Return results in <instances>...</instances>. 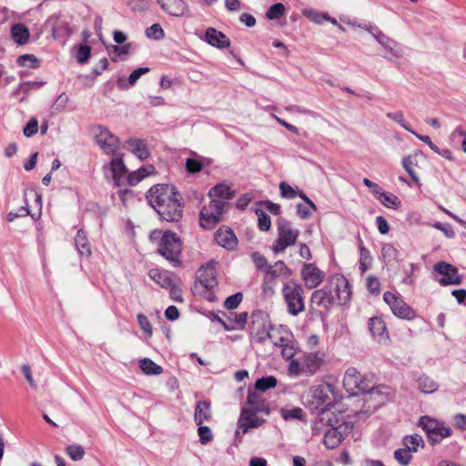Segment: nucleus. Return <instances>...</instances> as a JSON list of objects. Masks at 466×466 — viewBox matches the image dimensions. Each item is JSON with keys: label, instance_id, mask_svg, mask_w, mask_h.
<instances>
[{"label": "nucleus", "instance_id": "nucleus-1", "mask_svg": "<svg viewBox=\"0 0 466 466\" xmlns=\"http://www.w3.org/2000/svg\"><path fill=\"white\" fill-rule=\"evenodd\" d=\"M147 198L162 219L178 221L181 218L182 206L174 187L165 184L156 185L148 190Z\"/></svg>", "mask_w": 466, "mask_h": 466}, {"label": "nucleus", "instance_id": "nucleus-2", "mask_svg": "<svg viewBox=\"0 0 466 466\" xmlns=\"http://www.w3.org/2000/svg\"><path fill=\"white\" fill-rule=\"evenodd\" d=\"M327 423L328 429L324 430L323 443L328 449H335L351 432L353 424L343 419L337 418L334 414H322L319 421L315 424V431H320L319 424Z\"/></svg>", "mask_w": 466, "mask_h": 466}, {"label": "nucleus", "instance_id": "nucleus-3", "mask_svg": "<svg viewBox=\"0 0 466 466\" xmlns=\"http://www.w3.org/2000/svg\"><path fill=\"white\" fill-rule=\"evenodd\" d=\"M305 405L322 417V414H332L328 409L334 402V387L329 383H321L311 387L302 396Z\"/></svg>", "mask_w": 466, "mask_h": 466}, {"label": "nucleus", "instance_id": "nucleus-4", "mask_svg": "<svg viewBox=\"0 0 466 466\" xmlns=\"http://www.w3.org/2000/svg\"><path fill=\"white\" fill-rule=\"evenodd\" d=\"M215 264L211 261L199 268L197 272L198 282L195 285L196 291L210 301L215 298L213 290L218 284Z\"/></svg>", "mask_w": 466, "mask_h": 466}, {"label": "nucleus", "instance_id": "nucleus-5", "mask_svg": "<svg viewBox=\"0 0 466 466\" xmlns=\"http://www.w3.org/2000/svg\"><path fill=\"white\" fill-rule=\"evenodd\" d=\"M282 295L288 306V312L292 316H298L305 310L304 289L295 280H289L282 288Z\"/></svg>", "mask_w": 466, "mask_h": 466}, {"label": "nucleus", "instance_id": "nucleus-6", "mask_svg": "<svg viewBox=\"0 0 466 466\" xmlns=\"http://www.w3.org/2000/svg\"><path fill=\"white\" fill-rule=\"evenodd\" d=\"M228 207V202L211 198L210 202L204 206L200 211L201 227L206 229L214 228L222 220Z\"/></svg>", "mask_w": 466, "mask_h": 466}, {"label": "nucleus", "instance_id": "nucleus-7", "mask_svg": "<svg viewBox=\"0 0 466 466\" xmlns=\"http://www.w3.org/2000/svg\"><path fill=\"white\" fill-rule=\"evenodd\" d=\"M278 235V238L273 245V251L276 254L284 252L287 248L293 246L299 236V230L293 228L288 220L279 218Z\"/></svg>", "mask_w": 466, "mask_h": 466}, {"label": "nucleus", "instance_id": "nucleus-8", "mask_svg": "<svg viewBox=\"0 0 466 466\" xmlns=\"http://www.w3.org/2000/svg\"><path fill=\"white\" fill-rule=\"evenodd\" d=\"M364 30L369 32L379 43V45L386 51L388 55L384 56L385 58L391 60L393 57L400 58L403 56L402 46L397 41L385 35L378 26H365Z\"/></svg>", "mask_w": 466, "mask_h": 466}, {"label": "nucleus", "instance_id": "nucleus-9", "mask_svg": "<svg viewBox=\"0 0 466 466\" xmlns=\"http://www.w3.org/2000/svg\"><path fill=\"white\" fill-rule=\"evenodd\" d=\"M420 426L427 433L429 441L432 443H440L444 438L450 437L451 429L444 422L439 421L429 416H422L420 419Z\"/></svg>", "mask_w": 466, "mask_h": 466}, {"label": "nucleus", "instance_id": "nucleus-10", "mask_svg": "<svg viewBox=\"0 0 466 466\" xmlns=\"http://www.w3.org/2000/svg\"><path fill=\"white\" fill-rule=\"evenodd\" d=\"M327 289L333 295V303L343 305L346 304L351 296L348 279L341 275H334L330 277L325 285Z\"/></svg>", "mask_w": 466, "mask_h": 466}, {"label": "nucleus", "instance_id": "nucleus-11", "mask_svg": "<svg viewBox=\"0 0 466 466\" xmlns=\"http://www.w3.org/2000/svg\"><path fill=\"white\" fill-rule=\"evenodd\" d=\"M158 252L166 259L177 265L179 262L181 241L177 234L166 232L161 238Z\"/></svg>", "mask_w": 466, "mask_h": 466}, {"label": "nucleus", "instance_id": "nucleus-12", "mask_svg": "<svg viewBox=\"0 0 466 466\" xmlns=\"http://www.w3.org/2000/svg\"><path fill=\"white\" fill-rule=\"evenodd\" d=\"M94 136L97 145L104 153L116 155L120 146V140L116 136L102 126H97L94 128Z\"/></svg>", "mask_w": 466, "mask_h": 466}, {"label": "nucleus", "instance_id": "nucleus-13", "mask_svg": "<svg viewBox=\"0 0 466 466\" xmlns=\"http://www.w3.org/2000/svg\"><path fill=\"white\" fill-rule=\"evenodd\" d=\"M384 301L390 306L392 313L398 318L412 319L415 316L412 309L394 293L387 291L383 295Z\"/></svg>", "mask_w": 466, "mask_h": 466}, {"label": "nucleus", "instance_id": "nucleus-14", "mask_svg": "<svg viewBox=\"0 0 466 466\" xmlns=\"http://www.w3.org/2000/svg\"><path fill=\"white\" fill-rule=\"evenodd\" d=\"M433 269L442 277L438 280L441 286L460 285L462 278L459 274L458 269L450 263L445 261L438 262L434 265Z\"/></svg>", "mask_w": 466, "mask_h": 466}, {"label": "nucleus", "instance_id": "nucleus-15", "mask_svg": "<svg viewBox=\"0 0 466 466\" xmlns=\"http://www.w3.org/2000/svg\"><path fill=\"white\" fill-rule=\"evenodd\" d=\"M267 325V318L261 313L252 314L249 323L250 336L256 342L262 343L268 339L269 328Z\"/></svg>", "mask_w": 466, "mask_h": 466}, {"label": "nucleus", "instance_id": "nucleus-16", "mask_svg": "<svg viewBox=\"0 0 466 466\" xmlns=\"http://www.w3.org/2000/svg\"><path fill=\"white\" fill-rule=\"evenodd\" d=\"M258 412L243 409L238 421V430L236 431V437L239 438L241 435L246 434L249 429L258 428L261 426L265 420L257 416Z\"/></svg>", "mask_w": 466, "mask_h": 466}, {"label": "nucleus", "instance_id": "nucleus-17", "mask_svg": "<svg viewBox=\"0 0 466 466\" xmlns=\"http://www.w3.org/2000/svg\"><path fill=\"white\" fill-rule=\"evenodd\" d=\"M301 276L309 289L318 287L324 279L325 273L314 264H304L301 269Z\"/></svg>", "mask_w": 466, "mask_h": 466}, {"label": "nucleus", "instance_id": "nucleus-18", "mask_svg": "<svg viewBox=\"0 0 466 466\" xmlns=\"http://www.w3.org/2000/svg\"><path fill=\"white\" fill-rule=\"evenodd\" d=\"M157 3L171 16L183 17L189 12L188 5L184 0H157Z\"/></svg>", "mask_w": 466, "mask_h": 466}, {"label": "nucleus", "instance_id": "nucleus-19", "mask_svg": "<svg viewBox=\"0 0 466 466\" xmlns=\"http://www.w3.org/2000/svg\"><path fill=\"white\" fill-rule=\"evenodd\" d=\"M268 336L272 343L279 348L287 346V343H291L293 339L291 331L281 325L277 327L271 326L269 328V335Z\"/></svg>", "mask_w": 466, "mask_h": 466}, {"label": "nucleus", "instance_id": "nucleus-20", "mask_svg": "<svg viewBox=\"0 0 466 466\" xmlns=\"http://www.w3.org/2000/svg\"><path fill=\"white\" fill-rule=\"evenodd\" d=\"M311 307H317L329 311L333 303V295L330 294L324 286L323 288L312 292L310 298Z\"/></svg>", "mask_w": 466, "mask_h": 466}, {"label": "nucleus", "instance_id": "nucleus-21", "mask_svg": "<svg viewBox=\"0 0 466 466\" xmlns=\"http://www.w3.org/2000/svg\"><path fill=\"white\" fill-rule=\"evenodd\" d=\"M369 329L371 336L380 344H387L390 340L385 322L379 317L370 319Z\"/></svg>", "mask_w": 466, "mask_h": 466}, {"label": "nucleus", "instance_id": "nucleus-22", "mask_svg": "<svg viewBox=\"0 0 466 466\" xmlns=\"http://www.w3.org/2000/svg\"><path fill=\"white\" fill-rule=\"evenodd\" d=\"M323 354L320 352H311L305 355L302 359V364L305 375L313 376L324 363Z\"/></svg>", "mask_w": 466, "mask_h": 466}, {"label": "nucleus", "instance_id": "nucleus-23", "mask_svg": "<svg viewBox=\"0 0 466 466\" xmlns=\"http://www.w3.org/2000/svg\"><path fill=\"white\" fill-rule=\"evenodd\" d=\"M215 240L228 249H233L238 244L237 237L230 228H219L215 234Z\"/></svg>", "mask_w": 466, "mask_h": 466}, {"label": "nucleus", "instance_id": "nucleus-24", "mask_svg": "<svg viewBox=\"0 0 466 466\" xmlns=\"http://www.w3.org/2000/svg\"><path fill=\"white\" fill-rule=\"evenodd\" d=\"M206 41L218 48L228 47L230 45L229 39L226 35L218 31L213 27H209L206 31Z\"/></svg>", "mask_w": 466, "mask_h": 466}, {"label": "nucleus", "instance_id": "nucleus-25", "mask_svg": "<svg viewBox=\"0 0 466 466\" xmlns=\"http://www.w3.org/2000/svg\"><path fill=\"white\" fill-rule=\"evenodd\" d=\"M247 403L249 410H254V412L264 413L266 415L269 414V408L264 400L261 397L253 391H248L247 396Z\"/></svg>", "mask_w": 466, "mask_h": 466}, {"label": "nucleus", "instance_id": "nucleus-26", "mask_svg": "<svg viewBox=\"0 0 466 466\" xmlns=\"http://www.w3.org/2000/svg\"><path fill=\"white\" fill-rule=\"evenodd\" d=\"M211 406L209 401H198L195 408L194 420L197 425H201L205 421L211 420Z\"/></svg>", "mask_w": 466, "mask_h": 466}, {"label": "nucleus", "instance_id": "nucleus-27", "mask_svg": "<svg viewBox=\"0 0 466 466\" xmlns=\"http://www.w3.org/2000/svg\"><path fill=\"white\" fill-rule=\"evenodd\" d=\"M419 156H422L420 151L415 152L414 154L403 157L401 162L403 168L417 185H420V177L416 174L414 167L418 166Z\"/></svg>", "mask_w": 466, "mask_h": 466}, {"label": "nucleus", "instance_id": "nucleus-28", "mask_svg": "<svg viewBox=\"0 0 466 466\" xmlns=\"http://www.w3.org/2000/svg\"><path fill=\"white\" fill-rule=\"evenodd\" d=\"M109 169L116 185H119L126 177L127 169L121 157H114L109 163Z\"/></svg>", "mask_w": 466, "mask_h": 466}, {"label": "nucleus", "instance_id": "nucleus-29", "mask_svg": "<svg viewBox=\"0 0 466 466\" xmlns=\"http://www.w3.org/2000/svg\"><path fill=\"white\" fill-rule=\"evenodd\" d=\"M127 147L139 159L144 160L149 156V151L144 141L137 138H130L127 141Z\"/></svg>", "mask_w": 466, "mask_h": 466}, {"label": "nucleus", "instance_id": "nucleus-30", "mask_svg": "<svg viewBox=\"0 0 466 466\" xmlns=\"http://www.w3.org/2000/svg\"><path fill=\"white\" fill-rule=\"evenodd\" d=\"M234 192L230 189V187L226 184H218L215 187H211L208 192V197L210 198H217L218 200H229L233 198Z\"/></svg>", "mask_w": 466, "mask_h": 466}, {"label": "nucleus", "instance_id": "nucleus-31", "mask_svg": "<svg viewBox=\"0 0 466 466\" xmlns=\"http://www.w3.org/2000/svg\"><path fill=\"white\" fill-rule=\"evenodd\" d=\"M417 388L422 393L431 394L438 390L439 384L429 376L421 375L417 380Z\"/></svg>", "mask_w": 466, "mask_h": 466}, {"label": "nucleus", "instance_id": "nucleus-32", "mask_svg": "<svg viewBox=\"0 0 466 466\" xmlns=\"http://www.w3.org/2000/svg\"><path fill=\"white\" fill-rule=\"evenodd\" d=\"M11 35L13 40L18 45H25L29 38V30L23 24H15L11 28Z\"/></svg>", "mask_w": 466, "mask_h": 466}, {"label": "nucleus", "instance_id": "nucleus-33", "mask_svg": "<svg viewBox=\"0 0 466 466\" xmlns=\"http://www.w3.org/2000/svg\"><path fill=\"white\" fill-rule=\"evenodd\" d=\"M75 242L76 247L81 256L88 257L91 255V248L86 233L82 229L77 231Z\"/></svg>", "mask_w": 466, "mask_h": 466}, {"label": "nucleus", "instance_id": "nucleus-34", "mask_svg": "<svg viewBox=\"0 0 466 466\" xmlns=\"http://www.w3.org/2000/svg\"><path fill=\"white\" fill-rule=\"evenodd\" d=\"M360 380L361 377L360 372L354 368H350L345 373L343 383L345 387L349 388V390H358Z\"/></svg>", "mask_w": 466, "mask_h": 466}, {"label": "nucleus", "instance_id": "nucleus-35", "mask_svg": "<svg viewBox=\"0 0 466 466\" xmlns=\"http://www.w3.org/2000/svg\"><path fill=\"white\" fill-rule=\"evenodd\" d=\"M148 276L156 283L160 285L162 288L169 289L171 287L172 279L167 276V272H160L157 268L149 270Z\"/></svg>", "mask_w": 466, "mask_h": 466}, {"label": "nucleus", "instance_id": "nucleus-36", "mask_svg": "<svg viewBox=\"0 0 466 466\" xmlns=\"http://www.w3.org/2000/svg\"><path fill=\"white\" fill-rule=\"evenodd\" d=\"M139 367L147 375H159L163 372V368L148 358L140 360Z\"/></svg>", "mask_w": 466, "mask_h": 466}, {"label": "nucleus", "instance_id": "nucleus-37", "mask_svg": "<svg viewBox=\"0 0 466 466\" xmlns=\"http://www.w3.org/2000/svg\"><path fill=\"white\" fill-rule=\"evenodd\" d=\"M402 442L410 452H416L419 447H424L423 439L419 434L407 435L403 438Z\"/></svg>", "mask_w": 466, "mask_h": 466}, {"label": "nucleus", "instance_id": "nucleus-38", "mask_svg": "<svg viewBox=\"0 0 466 466\" xmlns=\"http://www.w3.org/2000/svg\"><path fill=\"white\" fill-rule=\"evenodd\" d=\"M381 193H379L376 198L380 201L382 205L387 208H398L400 205V201L398 197L393 194L388 193L385 190H381Z\"/></svg>", "mask_w": 466, "mask_h": 466}, {"label": "nucleus", "instance_id": "nucleus-39", "mask_svg": "<svg viewBox=\"0 0 466 466\" xmlns=\"http://www.w3.org/2000/svg\"><path fill=\"white\" fill-rule=\"evenodd\" d=\"M154 169L153 166H148L147 167H141L137 171L130 173L127 176V180L130 185H136L140 182L144 177L148 176Z\"/></svg>", "mask_w": 466, "mask_h": 466}, {"label": "nucleus", "instance_id": "nucleus-40", "mask_svg": "<svg viewBox=\"0 0 466 466\" xmlns=\"http://www.w3.org/2000/svg\"><path fill=\"white\" fill-rule=\"evenodd\" d=\"M277 385V379L273 376H268L258 379L255 383V389L260 391H266Z\"/></svg>", "mask_w": 466, "mask_h": 466}, {"label": "nucleus", "instance_id": "nucleus-41", "mask_svg": "<svg viewBox=\"0 0 466 466\" xmlns=\"http://www.w3.org/2000/svg\"><path fill=\"white\" fill-rule=\"evenodd\" d=\"M66 452L73 461H80L86 454L84 448L78 444L68 445Z\"/></svg>", "mask_w": 466, "mask_h": 466}, {"label": "nucleus", "instance_id": "nucleus-42", "mask_svg": "<svg viewBox=\"0 0 466 466\" xmlns=\"http://www.w3.org/2000/svg\"><path fill=\"white\" fill-rule=\"evenodd\" d=\"M285 6L281 3L272 5L266 13V17L268 20L279 19L285 14Z\"/></svg>", "mask_w": 466, "mask_h": 466}, {"label": "nucleus", "instance_id": "nucleus-43", "mask_svg": "<svg viewBox=\"0 0 466 466\" xmlns=\"http://www.w3.org/2000/svg\"><path fill=\"white\" fill-rule=\"evenodd\" d=\"M17 63L21 66H28L30 68H37L39 66V60L35 56L25 54L17 58Z\"/></svg>", "mask_w": 466, "mask_h": 466}, {"label": "nucleus", "instance_id": "nucleus-44", "mask_svg": "<svg viewBox=\"0 0 466 466\" xmlns=\"http://www.w3.org/2000/svg\"><path fill=\"white\" fill-rule=\"evenodd\" d=\"M395 460L401 465H408L411 459V452L407 448L398 449L394 451Z\"/></svg>", "mask_w": 466, "mask_h": 466}, {"label": "nucleus", "instance_id": "nucleus-45", "mask_svg": "<svg viewBox=\"0 0 466 466\" xmlns=\"http://www.w3.org/2000/svg\"><path fill=\"white\" fill-rule=\"evenodd\" d=\"M145 34L147 37L154 40H160L165 36L164 30L159 24H154L147 27Z\"/></svg>", "mask_w": 466, "mask_h": 466}, {"label": "nucleus", "instance_id": "nucleus-46", "mask_svg": "<svg viewBox=\"0 0 466 466\" xmlns=\"http://www.w3.org/2000/svg\"><path fill=\"white\" fill-rule=\"evenodd\" d=\"M243 295L241 292L235 293L233 295H230L224 301V307L225 309L231 310L238 308V306L242 301Z\"/></svg>", "mask_w": 466, "mask_h": 466}, {"label": "nucleus", "instance_id": "nucleus-47", "mask_svg": "<svg viewBox=\"0 0 466 466\" xmlns=\"http://www.w3.org/2000/svg\"><path fill=\"white\" fill-rule=\"evenodd\" d=\"M370 394L381 397L382 402L392 400L394 397L393 391L383 386L373 387Z\"/></svg>", "mask_w": 466, "mask_h": 466}, {"label": "nucleus", "instance_id": "nucleus-48", "mask_svg": "<svg viewBox=\"0 0 466 466\" xmlns=\"http://www.w3.org/2000/svg\"><path fill=\"white\" fill-rule=\"evenodd\" d=\"M387 117L391 120L399 123L405 130L410 133H414V130L410 127V126L405 121L402 112H390L387 114Z\"/></svg>", "mask_w": 466, "mask_h": 466}, {"label": "nucleus", "instance_id": "nucleus-49", "mask_svg": "<svg viewBox=\"0 0 466 466\" xmlns=\"http://www.w3.org/2000/svg\"><path fill=\"white\" fill-rule=\"evenodd\" d=\"M382 256L389 261L397 260L399 256L398 249L392 244H385L381 248Z\"/></svg>", "mask_w": 466, "mask_h": 466}, {"label": "nucleus", "instance_id": "nucleus-50", "mask_svg": "<svg viewBox=\"0 0 466 466\" xmlns=\"http://www.w3.org/2000/svg\"><path fill=\"white\" fill-rule=\"evenodd\" d=\"M203 163L197 158H187L185 167L186 170L190 174L198 173L203 168Z\"/></svg>", "mask_w": 466, "mask_h": 466}, {"label": "nucleus", "instance_id": "nucleus-51", "mask_svg": "<svg viewBox=\"0 0 466 466\" xmlns=\"http://www.w3.org/2000/svg\"><path fill=\"white\" fill-rule=\"evenodd\" d=\"M198 433L199 436V441L201 444L205 445L208 442L211 441L213 439V434L211 430L208 426L198 425Z\"/></svg>", "mask_w": 466, "mask_h": 466}, {"label": "nucleus", "instance_id": "nucleus-52", "mask_svg": "<svg viewBox=\"0 0 466 466\" xmlns=\"http://www.w3.org/2000/svg\"><path fill=\"white\" fill-rule=\"evenodd\" d=\"M91 56V47L88 46H80L77 49L76 58L78 63L85 64L88 61Z\"/></svg>", "mask_w": 466, "mask_h": 466}, {"label": "nucleus", "instance_id": "nucleus-53", "mask_svg": "<svg viewBox=\"0 0 466 466\" xmlns=\"http://www.w3.org/2000/svg\"><path fill=\"white\" fill-rule=\"evenodd\" d=\"M279 189L282 198L293 199L298 196V192L286 182H281L279 184Z\"/></svg>", "mask_w": 466, "mask_h": 466}, {"label": "nucleus", "instance_id": "nucleus-54", "mask_svg": "<svg viewBox=\"0 0 466 466\" xmlns=\"http://www.w3.org/2000/svg\"><path fill=\"white\" fill-rule=\"evenodd\" d=\"M257 215L258 217V228L262 231L269 230L271 227V220L269 216L264 211H257Z\"/></svg>", "mask_w": 466, "mask_h": 466}, {"label": "nucleus", "instance_id": "nucleus-55", "mask_svg": "<svg viewBox=\"0 0 466 466\" xmlns=\"http://www.w3.org/2000/svg\"><path fill=\"white\" fill-rule=\"evenodd\" d=\"M289 373L292 376L305 375L302 360H292L289 364Z\"/></svg>", "mask_w": 466, "mask_h": 466}, {"label": "nucleus", "instance_id": "nucleus-56", "mask_svg": "<svg viewBox=\"0 0 466 466\" xmlns=\"http://www.w3.org/2000/svg\"><path fill=\"white\" fill-rule=\"evenodd\" d=\"M128 6L135 12H143L149 7L148 0H129Z\"/></svg>", "mask_w": 466, "mask_h": 466}, {"label": "nucleus", "instance_id": "nucleus-57", "mask_svg": "<svg viewBox=\"0 0 466 466\" xmlns=\"http://www.w3.org/2000/svg\"><path fill=\"white\" fill-rule=\"evenodd\" d=\"M281 415L284 420L301 419L302 410L300 408H295V409H291V410L282 409Z\"/></svg>", "mask_w": 466, "mask_h": 466}, {"label": "nucleus", "instance_id": "nucleus-58", "mask_svg": "<svg viewBox=\"0 0 466 466\" xmlns=\"http://www.w3.org/2000/svg\"><path fill=\"white\" fill-rule=\"evenodd\" d=\"M30 214V210L28 208V204L26 203L25 206L21 207L18 208L16 212L11 211L7 214V220L9 222L14 221L16 218L19 217H26Z\"/></svg>", "mask_w": 466, "mask_h": 466}, {"label": "nucleus", "instance_id": "nucleus-59", "mask_svg": "<svg viewBox=\"0 0 466 466\" xmlns=\"http://www.w3.org/2000/svg\"><path fill=\"white\" fill-rule=\"evenodd\" d=\"M251 258L257 268L262 271L268 266L266 258L258 252H254Z\"/></svg>", "mask_w": 466, "mask_h": 466}, {"label": "nucleus", "instance_id": "nucleus-60", "mask_svg": "<svg viewBox=\"0 0 466 466\" xmlns=\"http://www.w3.org/2000/svg\"><path fill=\"white\" fill-rule=\"evenodd\" d=\"M38 122L36 118H31L24 128V135L30 137L37 133Z\"/></svg>", "mask_w": 466, "mask_h": 466}, {"label": "nucleus", "instance_id": "nucleus-61", "mask_svg": "<svg viewBox=\"0 0 466 466\" xmlns=\"http://www.w3.org/2000/svg\"><path fill=\"white\" fill-rule=\"evenodd\" d=\"M149 71L148 67H139L135 69L128 77V83L130 86H134L137 81L141 77L142 75Z\"/></svg>", "mask_w": 466, "mask_h": 466}, {"label": "nucleus", "instance_id": "nucleus-62", "mask_svg": "<svg viewBox=\"0 0 466 466\" xmlns=\"http://www.w3.org/2000/svg\"><path fill=\"white\" fill-rule=\"evenodd\" d=\"M137 321H138V324L141 328V329L147 333L148 335H151L152 334V326L150 324V321L148 320V319L143 315V314H138L137 315Z\"/></svg>", "mask_w": 466, "mask_h": 466}, {"label": "nucleus", "instance_id": "nucleus-63", "mask_svg": "<svg viewBox=\"0 0 466 466\" xmlns=\"http://www.w3.org/2000/svg\"><path fill=\"white\" fill-rule=\"evenodd\" d=\"M67 102H68V96L65 93H62L61 95L58 96V97L53 104L52 108H53V110L60 111L63 108H65Z\"/></svg>", "mask_w": 466, "mask_h": 466}, {"label": "nucleus", "instance_id": "nucleus-64", "mask_svg": "<svg viewBox=\"0 0 466 466\" xmlns=\"http://www.w3.org/2000/svg\"><path fill=\"white\" fill-rule=\"evenodd\" d=\"M451 137L453 138V139H456L458 137H461L462 138V142H461V148L462 150L466 153V131H464L463 129L460 128V127H457L451 135Z\"/></svg>", "mask_w": 466, "mask_h": 466}]
</instances>
